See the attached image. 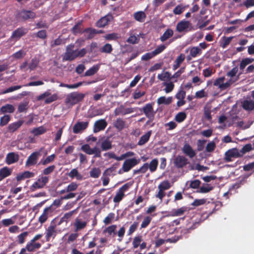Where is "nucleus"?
<instances>
[{"instance_id": "nucleus-22", "label": "nucleus", "mask_w": 254, "mask_h": 254, "mask_svg": "<svg viewBox=\"0 0 254 254\" xmlns=\"http://www.w3.org/2000/svg\"><path fill=\"white\" fill-rule=\"evenodd\" d=\"M15 107L12 104H6L0 108V114H12L15 111Z\"/></svg>"}, {"instance_id": "nucleus-9", "label": "nucleus", "mask_w": 254, "mask_h": 254, "mask_svg": "<svg viewBox=\"0 0 254 254\" xmlns=\"http://www.w3.org/2000/svg\"><path fill=\"white\" fill-rule=\"evenodd\" d=\"M199 222H192L189 220L186 226H182L180 228V232L182 236H186L194 230L199 225Z\"/></svg>"}, {"instance_id": "nucleus-12", "label": "nucleus", "mask_w": 254, "mask_h": 254, "mask_svg": "<svg viewBox=\"0 0 254 254\" xmlns=\"http://www.w3.org/2000/svg\"><path fill=\"white\" fill-rule=\"evenodd\" d=\"M113 18L114 17L111 14H108L97 21L96 26L99 28L104 27L108 25L113 20Z\"/></svg>"}, {"instance_id": "nucleus-27", "label": "nucleus", "mask_w": 254, "mask_h": 254, "mask_svg": "<svg viewBox=\"0 0 254 254\" xmlns=\"http://www.w3.org/2000/svg\"><path fill=\"white\" fill-rule=\"evenodd\" d=\"M133 112V110L131 108H128L125 109L123 106H121L120 108L117 110L116 109L115 111V115H119L121 114L122 115H125L131 113Z\"/></svg>"}, {"instance_id": "nucleus-62", "label": "nucleus", "mask_w": 254, "mask_h": 254, "mask_svg": "<svg viewBox=\"0 0 254 254\" xmlns=\"http://www.w3.org/2000/svg\"><path fill=\"white\" fill-rule=\"evenodd\" d=\"M185 9V6L179 4L174 9L173 12L176 15H180L184 11Z\"/></svg>"}, {"instance_id": "nucleus-41", "label": "nucleus", "mask_w": 254, "mask_h": 254, "mask_svg": "<svg viewBox=\"0 0 254 254\" xmlns=\"http://www.w3.org/2000/svg\"><path fill=\"white\" fill-rule=\"evenodd\" d=\"M68 176L71 178H76L77 180H80L82 178V176L79 173L76 169H72L68 173Z\"/></svg>"}, {"instance_id": "nucleus-11", "label": "nucleus", "mask_w": 254, "mask_h": 254, "mask_svg": "<svg viewBox=\"0 0 254 254\" xmlns=\"http://www.w3.org/2000/svg\"><path fill=\"white\" fill-rule=\"evenodd\" d=\"M142 111L148 119L154 120L156 112L154 111L152 103L146 104L143 107Z\"/></svg>"}, {"instance_id": "nucleus-25", "label": "nucleus", "mask_w": 254, "mask_h": 254, "mask_svg": "<svg viewBox=\"0 0 254 254\" xmlns=\"http://www.w3.org/2000/svg\"><path fill=\"white\" fill-rule=\"evenodd\" d=\"M41 247V244L40 243L32 242V241L31 240L30 242L27 244L25 249H26V251L27 250L28 252H32L39 249Z\"/></svg>"}, {"instance_id": "nucleus-13", "label": "nucleus", "mask_w": 254, "mask_h": 254, "mask_svg": "<svg viewBox=\"0 0 254 254\" xmlns=\"http://www.w3.org/2000/svg\"><path fill=\"white\" fill-rule=\"evenodd\" d=\"M53 211L54 210L51 206L45 208L42 214L39 218V222L41 224L45 223L48 217L53 215Z\"/></svg>"}, {"instance_id": "nucleus-64", "label": "nucleus", "mask_w": 254, "mask_h": 254, "mask_svg": "<svg viewBox=\"0 0 254 254\" xmlns=\"http://www.w3.org/2000/svg\"><path fill=\"white\" fill-rule=\"evenodd\" d=\"M238 71V68L237 66L233 67L231 70H230L229 72H228L226 74V75L228 77H230L231 78H235L236 76V74Z\"/></svg>"}, {"instance_id": "nucleus-60", "label": "nucleus", "mask_w": 254, "mask_h": 254, "mask_svg": "<svg viewBox=\"0 0 254 254\" xmlns=\"http://www.w3.org/2000/svg\"><path fill=\"white\" fill-rule=\"evenodd\" d=\"M151 220L152 218L150 216H146L143 219V220L141 224L140 229L145 228L147 227L148 225L150 224Z\"/></svg>"}, {"instance_id": "nucleus-31", "label": "nucleus", "mask_w": 254, "mask_h": 254, "mask_svg": "<svg viewBox=\"0 0 254 254\" xmlns=\"http://www.w3.org/2000/svg\"><path fill=\"white\" fill-rule=\"evenodd\" d=\"M152 131L149 130L145 133V134L143 135L139 140L137 144L139 146H141L145 144L149 139L151 135Z\"/></svg>"}, {"instance_id": "nucleus-45", "label": "nucleus", "mask_w": 254, "mask_h": 254, "mask_svg": "<svg viewBox=\"0 0 254 254\" xmlns=\"http://www.w3.org/2000/svg\"><path fill=\"white\" fill-rule=\"evenodd\" d=\"M233 38V36L229 37H226L225 36L223 37V41L220 44L221 47L223 49L226 48L230 44Z\"/></svg>"}, {"instance_id": "nucleus-15", "label": "nucleus", "mask_w": 254, "mask_h": 254, "mask_svg": "<svg viewBox=\"0 0 254 254\" xmlns=\"http://www.w3.org/2000/svg\"><path fill=\"white\" fill-rule=\"evenodd\" d=\"M174 164L178 168H183L188 163V159L184 156L178 155L174 160Z\"/></svg>"}, {"instance_id": "nucleus-19", "label": "nucleus", "mask_w": 254, "mask_h": 254, "mask_svg": "<svg viewBox=\"0 0 254 254\" xmlns=\"http://www.w3.org/2000/svg\"><path fill=\"white\" fill-rule=\"evenodd\" d=\"M56 225L53 224V222H51L50 225L48 227L46 230V241L49 242L50 238L53 237L54 238L56 236V231L55 230Z\"/></svg>"}, {"instance_id": "nucleus-37", "label": "nucleus", "mask_w": 254, "mask_h": 254, "mask_svg": "<svg viewBox=\"0 0 254 254\" xmlns=\"http://www.w3.org/2000/svg\"><path fill=\"white\" fill-rule=\"evenodd\" d=\"M100 65L99 64H96L89 69H88L84 74L85 76H89L95 74L99 69Z\"/></svg>"}, {"instance_id": "nucleus-29", "label": "nucleus", "mask_w": 254, "mask_h": 254, "mask_svg": "<svg viewBox=\"0 0 254 254\" xmlns=\"http://www.w3.org/2000/svg\"><path fill=\"white\" fill-rule=\"evenodd\" d=\"M242 107L246 111H252L254 109V101L252 100H245L242 103Z\"/></svg>"}, {"instance_id": "nucleus-16", "label": "nucleus", "mask_w": 254, "mask_h": 254, "mask_svg": "<svg viewBox=\"0 0 254 254\" xmlns=\"http://www.w3.org/2000/svg\"><path fill=\"white\" fill-rule=\"evenodd\" d=\"M88 125V122H77L73 127V132L76 134L81 132L86 129Z\"/></svg>"}, {"instance_id": "nucleus-40", "label": "nucleus", "mask_w": 254, "mask_h": 254, "mask_svg": "<svg viewBox=\"0 0 254 254\" xmlns=\"http://www.w3.org/2000/svg\"><path fill=\"white\" fill-rule=\"evenodd\" d=\"M254 61V59L252 58H247L243 59L240 64V69L243 70L247 65L252 63Z\"/></svg>"}, {"instance_id": "nucleus-17", "label": "nucleus", "mask_w": 254, "mask_h": 254, "mask_svg": "<svg viewBox=\"0 0 254 254\" xmlns=\"http://www.w3.org/2000/svg\"><path fill=\"white\" fill-rule=\"evenodd\" d=\"M190 27H191V24L189 21L183 20L177 23L176 30L180 33L187 31Z\"/></svg>"}, {"instance_id": "nucleus-53", "label": "nucleus", "mask_w": 254, "mask_h": 254, "mask_svg": "<svg viewBox=\"0 0 254 254\" xmlns=\"http://www.w3.org/2000/svg\"><path fill=\"white\" fill-rule=\"evenodd\" d=\"M119 165V164L118 163H115V164L112 165V166L110 168L107 169L105 170L104 174H105L107 176H110V175H111L113 172L116 171V169L117 168V167H118V166Z\"/></svg>"}, {"instance_id": "nucleus-50", "label": "nucleus", "mask_w": 254, "mask_h": 254, "mask_svg": "<svg viewBox=\"0 0 254 254\" xmlns=\"http://www.w3.org/2000/svg\"><path fill=\"white\" fill-rule=\"evenodd\" d=\"M10 120V116L4 115L0 118V126L3 127L6 125Z\"/></svg>"}, {"instance_id": "nucleus-14", "label": "nucleus", "mask_w": 254, "mask_h": 254, "mask_svg": "<svg viewBox=\"0 0 254 254\" xmlns=\"http://www.w3.org/2000/svg\"><path fill=\"white\" fill-rule=\"evenodd\" d=\"M19 159V156L18 154L11 152L7 154L5 159V162L7 165H11L17 162Z\"/></svg>"}, {"instance_id": "nucleus-30", "label": "nucleus", "mask_w": 254, "mask_h": 254, "mask_svg": "<svg viewBox=\"0 0 254 254\" xmlns=\"http://www.w3.org/2000/svg\"><path fill=\"white\" fill-rule=\"evenodd\" d=\"M112 148V142L109 138L103 139L101 143V148L102 151H107Z\"/></svg>"}, {"instance_id": "nucleus-28", "label": "nucleus", "mask_w": 254, "mask_h": 254, "mask_svg": "<svg viewBox=\"0 0 254 254\" xmlns=\"http://www.w3.org/2000/svg\"><path fill=\"white\" fill-rule=\"evenodd\" d=\"M187 210L188 208L187 207L183 206L177 209H173L169 215L171 216H180L183 215Z\"/></svg>"}, {"instance_id": "nucleus-8", "label": "nucleus", "mask_w": 254, "mask_h": 254, "mask_svg": "<svg viewBox=\"0 0 254 254\" xmlns=\"http://www.w3.org/2000/svg\"><path fill=\"white\" fill-rule=\"evenodd\" d=\"M131 186L129 183H126L122 186L117 192L116 194L113 198V201L115 203L120 202L125 196V192L128 190Z\"/></svg>"}, {"instance_id": "nucleus-21", "label": "nucleus", "mask_w": 254, "mask_h": 254, "mask_svg": "<svg viewBox=\"0 0 254 254\" xmlns=\"http://www.w3.org/2000/svg\"><path fill=\"white\" fill-rule=\"evenodd\" d=\"M87 222L82 221L81 219L76 218L75 219V221L73 223V226L74 227V231L77 232L79 230L83 229L87 226Z\"/></svg>"}, {"instance_id": "nucleus-4", "label": "nucleus", "mask_w": 254, "mask_h": 254, "mask_svg": "<svg viewBox=\"0 0 254 254\" xmlns=\"http://www.w3.org/2000/svg\"><path fill=\"white\" fill-rule=\"evenodd\" d=\"M242 157V154L239 152L237 148H233L227 150L224 154V160L226 162H229L233 161V158H236Z\"/></svg>"}, {"instance_id": "nucleus-2", "label": "nucleus", "mask_w": 254, "mask_h": 254, "mask_svg": "<svg viewBox=\"0 0 254 254\" xmlns=\"http://www.w3.org/2000/svg\"><path fill=\"white\" fill-rule=\"evenodd\" d=\"M84 97V94L73 92L66 95L65 103L72 106L82 101Z\"/></svg>"}, {"instance_id": "nucleus-1", "label": "nucleus", "mask_w": 254, "mask_h": 254, "mask_svg": "<svg viewBox=\"0 0 254 254\" xmlns=\"http://www.w3.org/2000/svg\"><path fill=\"white\" fill-rule=\"evenodd\" d=\"M73 48L74 45L72 44L69 45L66 47V52L63 58V60L64 61H71L74 60L76 57L78 56L82 57L84 56L85 52L81 54V51L77 52L76 50H73Z\"/></svg>"}, {"instance_id": "nucleus-39", "label": "nucleus", "mask_w": 254, "mask_h": 254, "mask_svg": "<svg viewBox=\"0 0 254 254\" xmlns=\"http://www.w3.org/2000/svg\"><path fill=\"white\" fill-rule=\"evenodd\" d=\"M158 165V161L157 158L153 159L148 164V167L151 172H155Z\"/></svg>"}, {"instance_id": "nucleus-59", "label": "nucleus", "mask_w": 254, "mask_h": 254, "mask_svg": "<svg viewBox=\"0 0 254 254\" xmlns=\"http://www.w3.org/2000/svg\"><path fill=\"white\" fill-rule=\"evenodd\" d=\"M125 227H122L117 232H116V235H117L119 237L118 239V241L119 242H120L123 240L125 234Z\"/></svg>"}, {"instance_id": "nucleus-32", "label": "nucleus", "mask_w": 254, "mask_h": 254, "mask_svg": "<svg viewBox=\"0 0 254 254\" xmlns=\"http://www.w3.org/2000/svg\"><path fill=\"white\" fill-rule=\"evenodd\" d=\"M146 14L144 12L142 11H139L134 13L133 18L137 21L143 22L146 18Z\"/></svg>"}, {"instance_id": "nucleus-23", "label": "nucleus", "mask_w": 254, "mask_h": 254, "mask_svg": "<svg viewBox=\"0 0 254 254\" xmlns=\"http://www.w3.org/2000/svg\"><path fill=\"white\" fill-rule=\"evenodd\" d=\"M117 228L116 225H110L103 230V234H107L108 236L114 237L116 235Z\"/></svg>"}, {"instance_id": "nucleus-54", "label": "nucleus", "mask_w": 254, "mask_h": 254, "mask_svg": "<svg viewBox=\"0 0 254 254\" xmlns=\"http://www.w3.org/2000/svg\"><path fill=\"white\" fill-rule=\"evenodd\" d=\"M171 187L169 182L167 180L163 181L158 186V189L163 190H168Z\"/></svg>"}, {"instance_id": "nucleus-7", "label": "nucleus", "mask_w": 254, "mask_h": 254, "mask_svg": "<svg viewBox=\"0 0 254 254\" xmlns=\"http://www.w3.org/2000/svg\"><path fill=\"white\" fill-rule=\"evenodd\" d=\"M140 159L136 158H132L126 159L123 163L122 169L123 172H128L133 167L140 163Z\"/></svg>"}, {"instance_id": "nucleus-3", "label": "nucleus", "mask_w": 254, "mask_h": 254, "mask_svg": "<svg viewBox=\"0 0 254 254\" xmlns=\"http://www.w3.org/2000/svg\"><path fill=\"white\" fill-rule=\"evenodd\" d=\"M36 17V14L35 12L23 9L17 12L16 15V18L19 20L26 21L34 19Z\"/></svg>"}, {"instance_id": "nucleus-18", "label": "nucleus", "mask_w": 254, "mask_h": 254, "mask_svg": "<svg viewBox=\"0 0 254 254\" xmlns=\"http://www.w3.org/2000/svg\"><path fill=\"white\" fill-rule=\"evenodd\" d=\"M107 123L105 120L101 119L95 122L94 125V132H97L104 130L107 127Z\"/></svg>"}, {"instance_id": "nucleus-6", "label": "nucleus", "mask_w": 254, "mask_h": 254, "mask_svg": "<svg viewBox=\"0 0 254 254\" xmlns=\"http://www.w3.org/2000/svg\"><path fill=\"white\" fill-rule=\"evenodd\" d=\"M28 32V29L20 27L15 29L12 33L9 41H17Z\"/></svg>"}, {"instance_id": "nucleus-5", "label": "nucleus", "mask_w": 254, "mask_h": 254, "mask_svg": "<svg viewBox=\"0 0 254 254\" xmlns=\"http://www.w3.org/2000/svg\"><path fill=\"white\" fill-rule=\"evenodd\" d=\"M49 181V177L41 176L39 178L34 182L30 188L32 191H34L37 189L43 188Z\"/></svg>"}, {"instance_id": "nucleus-49", "label": "nucleus", "mask_w": 254, "mask_h": 254, "mask_svg": "<svg viewBox=\"0 0 254 254\" xmlns=\"http://www.w3.org/2000/svg\"><path fill=\"white\" fill-rule=\"evenodd\" d=\"M187 118V114L184 112L178 113L175 116V120L178 123L183 122Z\"/></svg>"}, {"instance_id": "nucleus-44", "label": "nucleus", "mask_w": 254, "mask_h": 254, "mask_svg": "<svg viewBox=\"0 0 254 254\" xmlns=\"http://www.w3.org/2000/svg\"><path fill=\"white\" fill-rule=\"evenodd\" d=\"M39 62L40 61L38 58L36 57L33 58L29 64V68L30 70H34L38 66Z\"/></svg>"}, {"instance_id": "nucleus-46", "label": "nucleus", "mask_w": 254, "mask_h": 254, "mask_svg": "<svg viewBox=\"0 0 254 254\" xmlns=\"http://www.w3.org/2000/svg\"><path fill=\"white\" fill-rule=\"evenodd\" d=\"M46 131V129L43 126L39 127H38L34 128L32 133L35 136H38L44 133Z\"/></svg>"}, {"instance_id": "nucleus-33", "label": "nucleus", "mask_w": 254, "mask_h": 254, "mask_svg": "<svg viewBox=\"0 0 254 254\" xmlns=\"http://www.w3.org/2000/svg\"><path fill=\"white\" fill-rule=\"evenodd\" d=\"M126 126V122L121 118H118L114 123V126L119 130H122Z\"/></svg>"}, {"instance_id": "nucleus-10", "label": "nucleus", "mask_w": 254, "mask_h": 254, "mask_svg": "<svg viewBox=\"0 0 254 254\" xmlns=\"http://www.w3.org/2000/svg\"><path fill=\"white\" fill-rule=\"evenodd\" d=\"M42 148L37 151H35L32 153L28 157L25 162L26 167H30L34 166L37 163L38 160L41 156V152Z\"/></svg>"}, {"instance_id": "nucleus-26", "label": "nucleus", "mask_w": 254, "mask_h": 254, "mask_svg": "<svg viewBox=\"0 0 254 254\" xmlns=\"http://www.w3.org/2000/svg\"><path fill=\"white\" fill-rule=\"evenodd\" d=\"M12 173V169L7 167H4L0 169V181L10 176Z\"/></svg>"}, {"instance_id": "nucleus-35", "label": "nucleus", "mask_w": 254, "mask_h": 254, "mask_svg": "<svg viewBox=\"0 0 254 254\" xmlns=\"http://www.w3.org/2000/svg\"><path fill=\"white\" fill-rule=\"evenodd\" d=\"M172 102V97H169L168 98H166L165 96H161L158 98L157 100V104L158 105L161 104H165V105H169Z\"/></svg>"}, {"instance_id": "nucleus-36", "label": "nucleus", "mask_w": 254, "mask_h": 254, "mask_svg": "<svg viewBox=\"0 0 254 254\" xmlns=\"http://www.w3.org/2000/svg\"><path fill=\"white\" fill-rule=\"evenodd\" d=\"M56 158V155L55 154H53L50 156L47 157L45 159H41L39 164H41L44 166H45L49 163L53 162Z\"/></svg>"}, {"instance_id": "nucleus-52", "label": "nucleus", "mask_w": 254, "mask_h": 254, "mask_svg": "<svg viewBox=\"0 0 254 254\" xmlns=\"http://www.w3.org/2000/svg\"><path fill=\"white\" fill-rule=\"evenodd\" d=\"M58 99V95L57 93H54L51 95L45 100V103L46 104H50Z\"/></svg>"}, {"instance_id": "nucleus-38", "label": "nucleus", "mask_w": 254, "mask_h": 254, "mask_svg": "<svg viewBox=\"0 0 254 254\" xmlns=\"http://www.w3.org/2000/svg\"><path fill=\"white\" fill-rule=\"evenodd\" d=\"M190 56L195 58L197 56L200 55L202 51L198 47H192L190 50Z\"/></svg>"}, {"instance_id": "nucleus-34", "label": "nucleus", "mask_w": 254, "mask_h": 254, "mask_svg": "<svg viewBox=\"0 0 254 254\" xmlns=\"http://www.w3.org/2000/svg\"><path fill=\"white\" fill-rule=\"evenodd\" d=\"M174 34L173 30L171 29H167L160 37V39L162 42H165L171 37Z\"/></svg>"}, {"instance_id": "nucleus-58", "label": "nucleus", "mask_w": 254, "mask_h": 254, "mask_svg": "<svg viewBox=\"0 0 254 254\" xmlns=\"http://www.w3.org/2000/svg\"><path fill=\"white\" fill-rule=\"evenodd\" d=\"M253 149V147L252 146L251 144H247L245 145L243 148L239 151V152L242 154V156L244 154L251 151Z\"/></svg>"}, {"instance_id": "nucleus-61", "label": "nucleus", "mask_w": 254, "mask_h": 254, "mask_svg": "<svg viewBox=\"0 0 254 254\" xmlns=\"http://www.w3.org/2000/svg\"><path fill=\"white\" fill-rule=\"evenodd\" d=\"M56 168V166L55 165L50 166L46 168H45L42 172V173L44 175H48L51 174L52 173L54 172Z\"/></svg>"}, {"instance_id": "nucleus-63", "label": "nucleus", "mask_w": 254, "mask_h": 254, "mask_svg": "<svg viewBox=\"0 0 254 254\" xmlns=\"http://www.w3.org/2000/svg\"><path fill=\"white\" fill-rule=\"evenodd\" d=\"M201 182L199 180H194L190 181V187L193 189H198L200 187Z\"/></svg>"}, {"instance_id": "nucleus-51", "label": "nucleus", "mask_w": 254, "mask_h": 254, "mask_svg": "<svg viewBox=\"0 0 254 254\" xmlns=\"http://www.w3.org/2000/svg\"><path fill=\"white\" fill-rule=\"evenodd\" d=\"M113 51V48L111 44L107 43L101 49V52L104 53L110 54Z\"/></svg>"}, {"instance_id": "nucleus-57", "label": "nucleus", "mask_w": 254, "mask_h": 254, "mask_svg": "<svg viewBox=\"0 0 254 254\" xmlns=\"http://www.w3.org/2000/svg\"><path fill=\"white\" fill-rule=\"evenodd\" d=\"M186 97V91L184 90L183 88L181 86L179 91L175 95V97L178 99H184Z\"/></svg>"}, {"instance_id": "nucleus-20", "label": "nucleus", "mask_w": 254, "mask_h": 254, "mask_svg": "<svg viewBox=\"0 0 254 254\" xmlns=\"http://www.w3.org/2000/svg\"><path fill=\"white\" fill-rule=\"evenodd\" d=\"M182 151L185 154L189 156L190 158H192L196 155L195 151L188 143H186L184 144L182 148Z\"/></svg>"}, {"instance_id": "nucleus-48", "label": "nucleus", "mask_w": 254, "mask_h": 254, "mask_svg": "<svg viewBox=\"0 0 254 254\" xmlns=\"http://www.w3.org/2000/svg\"><path fill=\"white\" fill-rule=\"evenodd\" d=\"M148 169V163H144L139 169L134 170L133 173V174H138L140 173L144 174L146 173V172Z\"/></svg>"}, {"instance_id": "nucleus-56", "label": "nucleus", "mask_w": 254, "mask_h": 254, "mask_svg": "<svg viewBox=\"0 0 254 254\" xmlns=\"http://www.w3.org/2000/svg\"><path fill=\"white\" fill-rule=\"evenodd\" d=\"M166 48V46L165 45H160L158 46L154 51H153L152 54L154 55V57L156 55L162 53Z\"/></svg>"}, {"instance_id": "nucleus-43", "label": "nucleus", "mask_w": 254, "mask_h": 254, "mask_svg": "<svg viewBox=\"0 0 254 254\" xmlns=\"http://www.w3.org/2000/svg\"><path fill=\"white\" fill-rule=\"evenodd\" d=\"M115 217V213L113 212L109 213L108 215L103 220V222L105 225H109L114 221Z\"/></svg>"}, {"instance_id": "nucleus-42", "label": "nucleus", "mask_w": 254, "mask_h": 254, "mask_svg": "<svg viewBox=\"0 0 254 254\" xmlns=\"http://www.w3.org/2000/svg\"><path fill=\"white\" fill-rule=\"evenodd\" d=\"M213 189V187L210 186L208 184H204L202 186L199 188V190L197 191L199 193H207Z\"/></svg>"}, {"instance_id": "nucleus-55", "label": "nucleus", "mask_w": 254, "mask_h": 254, "mask_svg": "<svg viewBox=\"0 0 254 254\" xmlns=\"http://www.w3.org/2000/svg\"><path fill=\"white\" fill-rule=\"evenodd\" d=\"M81 150L89 155H92L94 154L93 148H90V146L88 144L83 145L81 146Z\"/></svg>"}, {"instance_id": "nucleus-47", "label": "nucleus", "mask_w": 254, "mask_h": 254, "mask_svg": "<svg viewBox=\"0 0 254 254\" xmlns=\"http://www.w3.org/2000/svg\"><path fill=\"white\" fill-rule=\"evenodd\" d=\"M90 176L93 178H98L101 174V170L99 168H93L90 171Z\"/></svg>"}, {"instance_id": "nucleus-24", "label": "nucleus", "mask_w": 254, "mask_h": 254, "mask_svg": "<svg viewBox=\"0 0 254 254\" xmlns=\"http://www.w3.org/2000/svg\"><path fill=\"white\" fill-rule=\"evenodd\" d=\"M23 123V121L19 120L17 122L10 124L7 127L8 131L12 133L16 131L21 127Z\"/></svg>"}]
</instances>
